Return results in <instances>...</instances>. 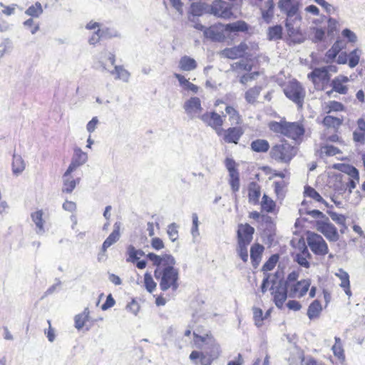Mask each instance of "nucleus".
<instances>
[{
	"label": "nucleus",
	"mask_w": 365,
	"mask_h": 365,
	"mask_svg": "<svg viewBox=\"0 0 365 365\" xmlns=\"http://www.w3.org/2000/svg\"><path fill=\"white\" fill-rule=\"evenodd\" d=\"M43 212L42 210H38L31 214V218L36 225V232L37 235H42L45 232L44 223L43 219Z\"/></svg>",
	"instance_id": "obj_24"
},
{
	"label": "nucleus",
	"mask_w": 365,
	"mask_h": 365,
	"mask_svg": "<svg viewBox=\"0 0 365 365\" xmlns=\"http://www.w3.org/2000/svg\"><path fill=\"white\" fill-rule=\"evenodd\" d=\"M260 195V186L256 182H251L248 187L249 202L255 205L257 204Z\"/></svg>",
	"instance_id": "obj_28"
},
{
	"label": "nucleus",
	"mask_w": 365,
	"mask_h": 365,
	"mask_svg": "<svg viewBox=\"0 0 365 365\" xmlns=\"http://www.w3.org/2000/svg\"><path fill=\"white\" fill-rule=\"evenodd\" d=\"M210 13L215 16L229 19L232 14L230 5L223 0H215L210 4Z\"/></svg>",
	"instance_id": "obj_13"
},
{
	"label": "nucleus",
	"mask_w": 365,
	"mask_h": 365,
	"mask_svg": "<svg viewBox=\"0 0 365 365\" xmlns=\"http://www.w3.org/2000/svg\"><path fill=\"white\" fill-rule=\"evenodd\" d=\"M299 277V272L296 271H293L290 272L286 280H284V286L287 288H289L293 284L297 282V280Z\"/></svg>",
	"instance_id": "obj_55"
},
{
	"label": "nucleus",
	"mask_w": 365,
	"mask_h": 365,
	"mask_svg": "<svg viewBox=\"0 0 365 365\" xmlns=\"http://www.w3.org/2000/svg\"><path fill=\"white\" fill-rule=\"evenodd\" d=\"M251 149L257 153H266L269 149V144L267 140L257 139L251 143Z\"/></svg>",
	"instance_id": "obj_35"
},
{
	"label": "nucleus",
	"mask_w": 365,
	"mask_h": 365,
	"mask_svg": "<svg viewBox=\"0 0 365 365\" xmlns=\"http://www.w3.org/2000/svg\"><path fill=\"white\" fill-rule=\"evenodd\" d=\"M225 112L229 115L232 125H238L241 122V118L238 111L233 107L228 106L225 108Z\"/></svg>",
	"instance_id": "obj_42"
},
{
	"label": "nucleus",
	"mask_w": 365,
	"mask_h": 365,
	"mask_svg": "<svg viewBox=\"0 0 365 365\" xmlns=\"http://www.w3.org/2000/svg\"><path fill=\"white\" fill-rule=\"evenodd\" d=\"M255 229L249 224H240L237 230V241L245 244H250L252 242Z\"/></svg>",
	"instance_id": "obj_17"
},
{
	"label": "nucleus",
	"mask_w": 365,
	"mask_h": 365,
	"mask_svg": "<svg viewBox=\"0 0 365 365\" xmlns=\"http://www.w3.org/2000/svg\"><path fill=\"white\" fill-rule=\"evenodd\" d=\"M302 21V16L299 11H297V14L292 17H287L285 21V25H287L288 23L290 24V27H294L295 25L299 26L300 22Z\"/></svg>",
	"instance_id": "obj_56"
},
{
	"label": "nucleus",
	"mask_w": 365,
	"mask_h": 365,
	"mask_svg": "<svg viewBox=\"0 0 365 365\" xmlns=\"http://www.w3.org/2000/svg\"><path fill=\"white\" fill-rule=\"evenodd\" d=\"M334 168L339 170L340 171L347 174L346 181L345 185H343L344 190H348L349 194H351L352 190L356 186V184L359 182V173L358 170L349 165L346 164H336Z\"/></svg>",
	"instance_id": "obj_8"
},
{
	"label": "nucleus",
	"mask_w": 365,
	"mask_h": 365,
	"mask_svg": "<svg viewBox=\"0 0 365 365\" xmlns=\"http://www.w3.org/2000/svg\"><path fill=\"white\" fill-rule=\"evenodd\" d=\"M264 251V247L259 244H254L251 247L250 250V258L252 260V263L253 267H257L262 258V255Z\"/></svg>",
	"instance_id": "obj_29"
},
{
	"label": "nucleus",
	"mask_w": 365,
	"mask_h": 365,
	"mask_svg": "<svg viewBox=\"0 0 365 365\" xmlns=\"http://www.w3.org/2000/svg\"><path fill=\"white\" fill-rule=\"evenodd\" d=\"M115 229L113 232L109 235V236L106 239L102 245V254L98 255V260L101 259V256L104 255L106 252L107 249L115 243L120 238V231L119 227L116 226V224L114 225Z\"/></svg>",
	"instance_id": "obj_22"
},
{
	"label": "nucleus",
	"mask_w": 365,
	"mask_h": 365,
	"mask_svg": "<svg viewBox=\"0 0 365 365\" xmlns=\"http://www.w3.org/2000/svg\"><path fill=\"white\" fill-rule=\"evenodd\" d=\"M342 36L346 38L349 42L355 43L357 41V36L355 33L349 29H344L341 32Z\"/></svg>",
	"instance_id": "obj_63"
},
{
	"label": "nucleus",
	"mask_w": 365,
	"mask_h": 365,
	"mask_svg": "<svg viewBox=\"0 0 365 365\" xmlns=\"http://www.w3.org/2000/svg\"><path fill=\"white\" fill-rule=\"evenodd\" d=\"M106 60H108L112 66L115 64V56L114 53L108 51H104L101 54V56L96 63L95 68L101 71H108L111 75H115V79L122 80L124 82H128L130 78V73L123 68V66H115L114 69L110 71L106 66Z\"/></svg>",
	"instance_id": "obj_4"
},
{
	"label": "nucleus",
	"mask_w": 365,
	"mask_h": 365,
	"mask_svg": "<svg viewBox=\"0 0 365 365\" xmlns=\"http://www.w3.org/2000/svg\"><path fill=\"white\" fill-rule=\"evenodd\" d=\"M331 85L333 90L340 94H346L348 91V88L343 85L339 77H336L332 80Z\"/></svg>",
	"instance_id": "obj_45"
},
{
	"label": "nucleus",
	"mask_w": 365,
	"mask_h": 365,
	"mask_svg": "<svg viewBox=\"0 0 365 365\" xmlns=\"http://www.w3.org/2000/svg\"><path fill=\"white\" fill-rule=\"evenodd\" d=\"M247 49V45L242 42L237 46L224 49L222 54L228 58L236 59L242 57Z\"/></svg>",
	"instance_id": "obj_20"
},
{
	"label": "nucleus",
	"mask_w": 365,
	"mask_h": 365,
	"mask_svg": "<svg viewBox=\"0 0 365 365\" xmlns=\"http://www.w3.org/2000/svg\"><path fill=\"white\" fill-rule=\"evenodd\" d=\"M335 275L341 280L340 287L344 289L346 294L348 296H351V292L350 290V282L349 274L343 269L340 268L338 269V272L335 274Z\"/></svg>",
	"instance_id": "obj_27"
},
{
	"label": "nucleus",
	"mask_w": 365,
	"mask_h": 365,
	"mask_svg": "<svg viewBox=\"0 0 365 365\" xmlns=\"http://www.w3.org/2000/svg\"><path fill=\"white\" fill-rule=\"evenodd\" d=\"M210 4L202 2H195L191 4L190 11L194 16H201L203 14H209Z\"/></svg>",
	"instance_id": "obj_31"
},
{
	"label": "nucleus",
	"mask_w": 365,
	"mask_h": 365,
	"mask_svg": "<svg viewBox=\"0 0 365 365\" xmlns=\"http://www.w3.org/2000/svg\"><path fill=\"white\" fill-rule=\"evenodd\" d=\"M183 109L187 117L193 120L196 118H200L202 115L203 110L201 104V101L198 97H191L185 101L183 104Z\"/></svg>",
	"instance_id": "obj_10"
},
{
	"label": "nucleus",
	"mask_w": 365,
	"mask_h": 365,
	"mask_svg": "<svg viewBox=\"0 0 365 365\" xmlns=\"http://www.w3.org/2000/svg\"><path fill=\"white\" fill-rule=\"evenodd\" d=\"M304 195L307 197L312 198L317 202H323L326 206L328 207L327 202L324 200L322 197L313 187H312L310 186H305L304 187Z\"/></svg>",
	"instance_id": "obj_43"
},
{
	"label": "nucleus",
	"mask_w": 365,
	"mask_h": 365,
	"mask_svg": "<svg viewBox=\"0 0 365 365\" xmlns=\"http://www.w3.org/2000/svg\"><path fill=\"white\" fill-rule=\"evenodd\" d=\"M225 31L230 32L246 31L248 30V25L243 21H237L236 22L224 25Z\"/></svg>",
	"instance_id": "obj_38"
},
{
	"label": "nucleus",
	"mask_w": 365,
	"mask_h": 365,
	"mask_svg": "<svg viewBox=\"0 0 365 365\" xmlns=\"http://www.w3.org/2000/svg\"><path fill=\"white\" fill-rule=\"evenodd\" d=\"M88 160V155L86 153L83 152L81 148H76L74 154L72 157L71 162L67 168L68 173H72L78 168L84 165Z\"/></svg>",
	"instance_id": "obj_15"
},
{
	"label": "nucleus",
	"mask_w": 365,
	"mask_h": 365,
	"mask_svg": "<svg viewBox=\"0 0 365 365\" xmlns=\"http://www.w3.org/2000/svg\"><path fill=\"white\" fill-rule=\"evenodd\" d=\"M278 258L279 257L277 255H272L270 258L263 265L262 269L264 271L272 270L278 261Z\"/></svg>",
	"instance_id": "obj_53"
},
{
	"label": "nucleus",
	"mask_w": 365,
	"mask_h": 365,
	"mask_svg": "<svg viewBox=\"0 0 365 365\" xmlns=\"http://www.w3.org/2000/svg\"><path fill=\"white\" fill-rule=\"evenodd\" d=\"M312 259V255L309 253L307 246L304 244L299 252L297 253L294 257V260L297 262L301 267L309 268L310 263L309 259Z\"/></svg>",
	"instance_id": "obj_23"
},
{
	"label": "nucleus",
	"mask_w": 365,
	"mask_h": 365,
	"mask_svg": "<svg viewBox=\"0 0 365 365\" xmlns=\"http://www.w3.org/2000/svg\"><path fill=\"white\" fill-rule=\"evenodd\" d=\"M277 274L273 275L271 279L272 287L270 288L273 296L274 302L278 308H282L287 298L289 288L284 286V280L279 279L277 282Z\"/></svg>",
	"instance_id": "obj_6"
},
{
	"label": "nucleus",
	"mask_w": 365,
	"mask_h": 365,
	"mask_svg": "<svg viewBox=\"0 0 365 365\" xmlns=\"http://www.w3.org/2000/svg\"><path fill=\"white\" fill-rule=\"evenodd\" d=\"M262 88L260 86H256L250 88L245 94V98L249 103L253 104L260 94Z\"/></svg>",
	"instance_id": "obj_40"
},
{
	"label": "nucleus",
	"mask_w": 365,
	"mask_h": 365,
	"mask_svg": "<svg viewBox=\"0 0 365 365\" xmlns=\"http://www.w3.org/2000/svg\"><path fill=\"white\" fill-rule=\"evenodd\" d=\"M339 22L335 19L329 17L327 20V33L329 35H332L334 31L337 30Z\"/></svg>",
	"instance_id": "obj_59"
},
{
	"label": "nucleus",
	"mask_w": 365,
	"mask_h": 365,
	"mask_svg": "<svg viewBox=\"0 0 365 365\" xmlns=\"http://www.w3.org/2000/svg\"><path fill=\"white\" fill-rule=\"evenodd\" d=\"M24 27L30 29L32 34H35L39 30V25L36 24L33 19H29L24 22Z\"/></svg>",
	"instance_id": "obj_61"
},
{
	"label": "nucleus",
	"mask_w": 365,
	"mask_h": 365,
	"mask_svg": "<svg viewBox=\"0 0 365 365\" xmlns=\"http://www.w3.org/2000/svg\"><path fill=\"white\" fill-rule=\"evenodd\" d=\"M308 78L312 79L313 82H315L316 78L322 81H327L330 78L328 68H327V66L317 68L308 74Z\"/></svg>",
	"instance_id": "obj_30"
},
{
	"label": "nucleus",
	"mask_w": 365,
	"mask_h": 365,
	"mask_svg": "<svg viewBox=\"0 0 365 365\" xmlns=\"http://www.w3.org/2000/svg\"><path fill=\"white\" fill-rule=\"evenodd\" d=\"M244 130L241 127H232L224 131V140L227 143L237 144L243 135Z\"/></svg>",
	"instance_id": "obj_21"
},
{
	"label": "nucleus",
	"mask_w": 365,
	"mask_h": 365,
	"mask_svg": "<svg viewBox=\"0 0 365 365\" xmlns=\"http://www.w3.org/2000/svg\"><path fill=\"white\" fill-rule=\"evenodd\" d=\"M314 1L320 6H322L325 10V11L329 14H334L336 11V7H334L333 5L328 3L325 0H314Z\"/></svg>",
	"instance_id": "obj_52"
},
{
	"label": "nucleus",
	"mask_w": 365,
	"mask_h": 365,
	"mask_svg": "<svg viewBox=\"0 0 365 365\" xmlns=\"http://www.w3.org/2000/svg\"><path fill=\"white\" fill-rule=\"evenodd\" d=\"M89 309L88 307H86L83 310V312L81 314H78L75 316L74 317V322H75V327L80 330L81 329L83 326L85 325V323L88 321L89 319Z\"/></svg>",
	"instance_id": "obj_36"
},
{
	"label": "nucleus",
	"mask_w": 365,
	"mask_h": 365,
	"mask_svg": "<svg viewBox=\"0 0 365 365\" xmlns=\"http://www.w3.org/2000/svg\"><path fill=\"white\" fill-rule=\"evenodd\" d=\"M223 24H215L205 29L204 36L212 41L222 42L225 38Z\"/></svg>",
	"instance_id": "obj_14"
},
{
	"label": "nucleus",
	"mask_w": 365,
	"mask_h": 365,
	"mask_svg": "<svg viewBox=\"0 0 365 365\" xmlns=\"http://www.w3.org/2000/svg\"><path fill=\"white\" fill-rule=\"evenodd\" d=\"M249 244H245L242 242H237V252L240 258L244 262H247L248 260V252H247V246Z\"/></svg>",
	"instance_id": "obj_50"
},
{
	"label": "nucleus",
	"mask_w": 365,
	"mask_h": 365,
	"mask_svg": "<svg viewBox=\"0 0 365 365\" xmlns=\"http://www.w3.org/2000/svg\"><path fill=\"white\" fill-rule=\"evenodd\" d=\"M229 183L230 185L231 189L232 192H236L239 191L240 189V174L237 173H231L229 175Z\"/></svg>",
	"instance_id": "obj_49"
},
{
	"label": "nucleus",
	"mask_w": 365,
	"mask_h": 365,
	"mask_svg": "<svg viewBox=\"0 0 365 365\" xmlns=\"http://www.w3.org/2000/svg\"><path fill=\"white\" fill-rule=\"evenodd\" d=\"M328 214L331 217V220L334 221L336 223L344 226L345 225L346 217L344 215L338 214L332 211H328Z\"/></svg>",
	"instance_id": "obj_57"
},
{
	"label": "nucleus",
	"mask_w": 365,
	"mask_h": 365,
	"mask_svg": "<svg viewBox=\"0 0 365 365\" xmlns=\"http://www.w3.org/2000/svg\"><path fill=\"white\" fill-rule=\"evenodd\" d=\"M307 242L314 254L324 256L328 253V245L320 235L314 232H308Z\"/></svg>",
	"instance_id": "obj_9"
},
{
	"label": "nucleus",
	"mask_w": 365,
	"mask_h": 365,
	"mask_svg": "<svg viewBox=\"0 0 365 365\" xmlns=\"http://www.w3.org/2000/svg\"><path fill=\"white\" fill-rule=\"evenodd\" d=\"M285 182L283 180L274 182V192L278 197H283L284 196V187H285Z\"/></svg>",
	"instance_id": "obj_58"
},
{
	"label": "nucleus",
	"mask_w": 365,
	"mask_h": 365,
	"mask_svg": "<svg viewBox=\"0 0 365 365\" xmlns=\"http://www.w3.org/2000/svg\"><path fill=\"white\" fill-rule=\"evenodd\" d=\"M322 310V307L321 303L319 300H314L308 307L307 310V316L310 319H313L317 318L321 312Z\"/></svg>",
	"instance_id": "obj_37"
},
{
	"label": "nucleus",
	"mask_w": 365,
	"mask_h": 365,
	"mask_svg": "<svg viewBox=\"0 0 365 365\" xmlns=\"http://www.w3.org/2000/svg\"><path fill=\"white\" fill-rule=\"evenodd\" d=\"M322 151L329 156H334L341 153L336 147L331 145H326L322 148Z\"/></svg>",
	"instance_id": "obj_60"
},
{
	"label": "nucleus",
	"mask_w": 365,
	"mask_h": 365,
	"mask_svg": "<svg viewBox=\"0 0 365 365\" xmlns=\"http://www.w3.org/2000/svg\"><path fill=\"white\" fill-rule=\"evenodd\" d=\"M270 130L276 134H280L289 138L297 140L304 135L305 129L299 122H287L282 120L279 122L271 121L268 124Z\"/></svg>",
	"instance_id": "obj_3"
},
{
	"label": "nucleus",
	"mask_w": 365,
	"mask_h": 365,
	"mask_svg": "<svg viewBox=\"0 0 365 365\" xmlns=\"http://www.w3.org/2000/svg\"><path fill=\"white\" fill-rule=\"evenodd\" d=\"M253 318L255 322V325L258 327H261L262 324V321L264 320L262 310L259 308L254 307Z\"/></svg>",
	"instance_id": "obj_54"
},
{
	"label": "nucleus",
	"mask_w": 365,
	"mask_h": 365,
	"mask_svg": "<svg viewBox=\"0 0 365 365\" xmlns=\"http://www.w3.org/2000/svg\"><path fill=\"white\" fill-rule=\"evenodd\" d=\"M297 153V149L296 147L292 145L286 140H282L271 148L269 156L278 163L289 164Z\"/></svg>",
	"instance_id": "obj_5"
},
{
	"label": "nucleus",
	"mask_w": 365,
	"mask_h": 365,
	"mask_svg": "<svg viewBox=\"0 0 365 365\" xmlns=\"http://www.w3.org/2000/svg\"><path fill=\"white\" fill-rule=\"evenodd\" d=\"M317 229L331 242H336L339 238L337 229L329 222L327 217L325 220L317 222Z\"/></svg>",
	"instance_id": "obj_12"
},
{
	"label": "nucleus",
	"mask_w": 365,
	"mask_h": 365,
	"mask_svg": "<svg viewBox=\"0 0 365 365\" xmlns=\"http://www.w3.org/2000/svg\"><path fill=\"white\" fill-rule=\"evenodd\" d=\"M200 119L208 126L213 128L218 135H220L223 131L222 126L223 125V118L215 111L206 112L200 116Z\"/></svg>",
	"instance_id": "obj_11"
},
{
	"label": "nucleus",
	"mask_w": 365,
	"mask_h": 365,
	"mask_svg": "<svg viewBox=\"0 0 365 365\" xmlns=\"http://www.w3.org/2000/svg\"><path fill=\"white\" fill-rule=\"evenodd\" d=\"M360 53L361 51L358 48L350 52L348 56L349 66L350 68H354L358 65L360 59Z\"/></svg>",
	"instance_id": "obj_47"
},
{
	"label": "nucleus",
	"mask_w": 365,
	"mask_h": 365,
	"mask_svg": "<svg viewBox=\"0 0 365 365\" xmlns=\"http://www.w3.org/2000/svg\"><path fill=\"white\" fill-rule=\"evenodd\" d=\"M193 335L195 344L203 351H192L189 359L195 365L197 364L198 359L200 365H211L220 354L219 344L211 334H206L204 336H200L194 331Z\"/></svg>",
	"instance_id": "obj_1"
},
{
	"label": "nucleus",
	"mask_w": 365,
	"mask_h": 365,
	"mask_svg": "<svg viewBox=\"0 0 365 365\" xmlns=\"http://www.w3.org/2000/svg\"><path fill=\"white\" fill-rule=\"evenodd\" d=\"M176 261L173 257H166V264L163 267H157L154 271V277L160 280V288L162 291L171 289L176 291L179 287V269L175 268Z\"/></svg>",
	"instance_id": "obj_2"
},
{
	"label": "nucleus",
	"mask_w": 365,
	"mask_h": 365,
	"mask_svg": "<svg viewBox=\"0 0 365 365\" xmlns=\"http://www.w3.org/2000/svg\"><path fill=\"white\" fill-rule=\"evenodd\" d=\"M284 93L287 98L299 107H302L306 93L300 83L297 81H290L284 87Z\"/></svg>",
	"instance_id": "obj_7"
},
{
	"label": "nucleus",
	"mask_w": 365,
	"mask_h": 365,
	"mask_svg": "<svg viewBox=\"0 0 365 365\" xmlns=\"http://www.w3.org/2000/svg\"><path fill=\"white\" fill-rule=\"evenodd\" d=\"M285 27L288 35V40L290 43L299 44L305 41L306 36L302 31L299 26L290 27V24L288 23L287 25H285Z\"/></svg>",
	"instance_id": "obj_19"
},
{
	"label": "nucleus",
	"mask_w": 365,
	"mask_h": 365,
	"mask_svg": "<svg viewBox=\"0 0 365 365\" xmlns=\"http://www.w3.org/2000/svg\"><path fill=\"white\" fill-rule=\"evenodd\" d=\"M71 173H68L67 170L64 173L63 179V188L62 191L66 193H71L75 189L77 184L79 183L80 178L76 180L73 179L71 175Z\"/></svg>",
	"instance_id": "obj_25"
},
{
	"label": "nucleus",
	"mask_w": 365,
	"mask_h": 365,
	"mask_svg": "<svg viewBox=\"0 0 365 365\" xmlns=\"http://www.w3.org/2000/svg\"><path fill=\"white\" fill-rule=\"evenodd\" d=\"M261 207L263 210L267 212H272L275 207V202L267 195H264L261 202Z\"/></svg>",
	"instance_id": "obj_46"
},
{
	"label": "nucleus",
	"mask_w": 365,
	"mask_h": 365,
	"mask_svg": "<svg viewBox=\"0 0 365 365\" xmlns=\"http://www.w3.org/2000/svg\"><path fill=\"white\" fill-rule=\"evenodd\" d=\"M43 13V9L41 3L36 2L35 4L30 6L25 11V14L34 18L38 17Z\"/></svg>",
	"instance_id": "obj_44"
},
{
	"label": "nucleus",
	"mask_w": 365,
	"mask_h": 365,
	"mask_svg": "<svg viewBox=\"0 0 365 365\" xmlns=\"http://www.w3.org/2000/svg\"><path fill=\"white\" fill-rule=\"evenodd\" d=\"M310 286L309 279H303L293 284L289 288V297H295L297 295L302 297L306 294Z\"/></svg>",
	"instance_id": "obj_16"
},
{
	"label": "nucleus",
	"mask_w": 365,
	"mask_h": 365,
	"mask_svg": "<svg viewBox=\"0 0 365 365\" xmlns=\"http://www.w3.org/2000/svg\"><path fill=\"white\" fill-rule=\"evenodd\" d=\"M197 63L195 60L187 56H182L179 61V68L184 71H190L195 69Z\"/></svg>",
	"instance_id": "obj_33"
},
{
	"label": "nucleus",
	"mask_w": 365,
	"mask_h": 365,
	"mask_svg": "<svg viewBox=\"0 0 365 365\" xmlns=\"http://www.w3.org/2000/svg\"><path fill=\"white\" fill-rule=\"evenodd\" d=\"M282 26L281 25H276L270 26L267 30V38L269 41H277L282 38Z\"/></svg>",
	"instance_id": "obj_39"
},
{
	"label": "nucleus",
	"mask_w": 365,
	"mask_h": 365,
	"mask_svg": "<svg viewBox=\"0 0 365 365\" xmlns=\"http://www.w3.org/2000/svg\"><path fill=\"white\" fill-rule=\"evenodd\" d=\"M236 163L235 161L232 158H226L225 160V167L229 172V175L231 173H239L238 170L235 168Z\"/></svg>",
	"instance_id": "obj_64"
},
{
	"label": "nucleus",
	"mask_w": 365,
	"mask_h": 365,
	"mask_svg": "<svg viewBox=\"0 0 365 365\" xmlns=\"http://www.w3.org/2000/svg\"><path fill=\"white\" fill-rule=\"evenodd\" d=\"M278 7L287 17H292L299 11V5L297 0H279Z\"/></svg>",
	"instance_id": "obj_18"
},
{
	"label": "nucleus",
	"mask_w": 365,
	"mask_h": 365,
	"mask_svg": "<svg viewBox=\"0 0 365 365\" xmlns=\"http://www.w3.org/2000/svg\"><path fill=\"white\" fill-rule=\"evenodd\" d=\"M345 44L341 40H336L325 54L326 62L334 60L339 52L344 48Z\"/></svg>",
	"instance_id": "obj_26"
},
{
	"label": "nucleus",
	"mask_w": 365,
	"mask_h": 365,
	"mask_svg": "<svg viewBox=\"0 0 365 365\" xmlns=\"http://www.w3.org/2000/svg\"><path fill=\"white\" fill-rule=\"evenodd\" d=\"M178 226L176 223L173 222L168 226L167 233L172 242H175L178 238Z\"/></svg>",
	"instance_id": "obj_51"
},
{
	"label": "nucleus",
	"mask_w": 365,
	"mask_h": 365,
	"mask_svg": "<svg viewBox=\"0 0 365 365\" xmlns=\"http://www.w3.org/2000/svg\"><path fill=\"white\" fill-rule=\"evenodd\" d=\"M166 257H173L171 255H163L159 256L155 253L150 252L146 255V257L153 262L154 266L157 267H163L166 264Z\"/></svg>",
	"instance_id": "obj_34"
},
{
	"label": "nucleus",
	"mask_w": 365,
	"mask_h": 365,
	"mask_svg": "<svg viewBox=\"0 0 365 365\" xmlns=\"http://www.w3.org/2000/svg\"><path fill=\"white\" fill-rule=\"evenodd\" d=\"M127 253L129 256V258L127 259V262L134 263L139 259V257L136 255V249L131 245L128 247Z\"/></svg>",
	"instance_id": "obj_62"
},
{
	"label": "nucleus",
	"mask_w": 365,
	"mask_h": 365,
	"mask_svg": "<svg viewBox=\"0 0 365 365\" xmlns=\"http://www.w3.org/2000/svg\"><path fill=\"white\" fill-rule=\"evenodd\" d=\"M343 119L331 115H327L323 119V124L327 128L337 130L342 124Z\"/></svg>",
	"instance_id": "obj_41"
},
{
	"label": "nucleus",
	"mask_w": 365,
	"mask_h": 365,
	"mask_svg": "<svg viewBox=\"0 0 365 365\" xmlns=\"http://www.w3.org/2000/svg\"><path fill=\"white\" fill-rule=\"evenodd\" d=\"M144 284L146 290L152 293L156 288L157 284L154 282L151 274L149 272H146L144 275Z\"/></svg>",
	"instance_id": "obj_48"
},
{
	"label": "nucleus",
	"mask_w": 365,
	"mask_h": 365,
	"mask_svg": "<svg viewBox=\"0 0 365 365\" xmlns=\"http://www.w3.org/2000/svg\"><path fill=\"white\" fill-rule=\"evenodd\" d=\"M26 164L20 155H13L12 172L14 175H20L25 169Z\"/></svg>",
	"instance_id": "obj_32"
}]
</instances>
